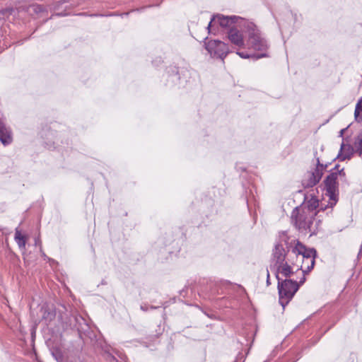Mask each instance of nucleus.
<instances>
[{
  "label": "nucleus",
  "instance_id": "nucleus-1",
  "mask_svg": "<svg viewBox=\"0 0 362 362\" xmlns=\"http://www.w3.org/2000/svg\"><path fill=\"white\" fill-rule=\"evenodd\" d=\"M317 212H310L309 209H300L296 207L291 213V221L298 230L302 233H308L312 236L316 235L321 223L315 216Z\"/></svg>",
  "mask_w": 362,
  "mask_h": 362
},
{
  "label": "nucleus",
  "instance_id": "nucleus-2",
  "mask_svg": "<svg viewBox=\"0 0 362 362\" xmlns=\"http://www.w3.org/2000/svg\"><path fill=\"white\" fill-rule=\"evenodd\" d=\"M296 243V239L290 238L286 231H281L276 238L274 248L272 250L271 257L270 269L279 267L281 264H284L286 261V257L288 259L292 254L293 245Z\"/></svg>",
  "mask_w": 362,
  "mask_h": 362
},
{
  "label": "nucleus",
  "instance_id": "nucleus-3",
  "mask_svg": "<svg viewBox=\"0 0 362 362\" xmlns=\"http://www.w3.org/2000/svg\"><path fill=\"white\" fill-rule=\"evenodd\" d=\"M245 22L247 21L237 16H226L222 14L213 15L206 28L209 34L216 35L218 32L219 27L229 30L230 28L238 25L240 28H244Z\"/></svg>",
  "mask_w": 362,
  "mask_h": 362
},
{
  "label": "nucleus",
  "instance_id": "nucleus-4",
  "mask_svg": "<svg viewBox=\"0 0 362 362\" xmlns=\"http://www.w3.org/2000/svg\"><path fill=\"white\" fill-rule=\"evenodd\" d=\"M339 177L347 183L344 168L337 170V171L335 172H330L323 181L325 189L326 191L325 195L329 197V205L330 207L335 206L338 202L339 183L337 182V179Z\"/></svg>",
  "mask_w": 362,
  "mask_h": 362
},
{
  "label": "nucleus",
  "instance_id": "nucleus-5",
  "mask_svg": "<svg viewBox=\"0 0 362 362\" xmlns=\"http://www.w3.org/2000/svg\"><path fill=\"white\" fill-rule=\"evenodd\" d=\"M293 245L292 254L302 257V265L298 270H302L303 273H309L314 267L317 251L315 248H308L300 241L296 240Z\"/></svg>",
  "mask_w": 362,
  "mask_h": 362
},
{
  "label": "nucleus",
  "instance_id": "nucleus-6",
  "mask_svg": "<svg viewBox=\"0 0 362 362\" xmlns=\"http://www.w3.org/2000/svg\"><path fill=\"white\" fill-rule=\"evenodd\" d=\"M277 281L279 302L284 310L286 305L288 304L298 291L299 284H297V281L291 279H277Z\"/></svg>",
  "mask_w": 362,
  "mask_h": 362
},
{
  "label": "nucleus",
  "instance_id": "nucleus-7",
  "mask_svg": "<svg viewBox=\"0 0 362 362\" xmlns=\"http://www.w3.org/2000/svg\"><path fill=\"white\" fill-rule=\"evenodd\" d=\"M244 29L248 34V43L254 49L263 52L267 50V40L253 23L248 21L245 22Z\"/></svg>",
  "mask_w": 362,
  "mask_h": 362
},
{
  "label": "nucleus",
  "instance_id": "nucleus-8",
  "mask_svg": "<svg viewBox=\"0 0 362 362\" xmlns=\"http://www.w3.org/2000/svg\"><path fill=\"white\" fill-rule=\"evenodd\" d=\"M207 37L204 38L206 40ZM204 46L211 57L223 60L227 54L232 51L228 44L218 40L204 41Z\"/></svg>",
  "mask_w": 362,
  "mask_h": 362
},
{
  "label": "nucleus",
  "instance_id": "nucleus-9",
  "mask_svg": "<svg viewBox=\"0 0 362 362\" xmlns=\"http://www.w3.org/2000/svg\"><path fill=\"white\" fill-rule=\"evenodd\" d=\"M229 284L228 281H210L201 289V295L210 300L216 299V296L223 293V289Z\"/></svg>",
  "mask_w": 362,
  "mask_h": 362
},
{
  "label": "nucleus",
  "instance_id": "nucleus-10",
  "mask_svg": "<svg viewBox=\"0 0 362 362\" xmlns=\"http://www.w3.org/2000/svg\"><path fill=\"white\" fill-rule=\"evenodd\" d=\"M78 322L76 327V332L78 335L79 338L83 341L88 339L93 340L95 337V334L93 330H91L90 326L86 322V320L81 315L78 316Z\"/></svg>",
  "mask_w": 362,
  "mask_h": 362
},
{
  "label": "nucleus",
  "instance_id": "nucleus-11",
  "mask_svg": "<svg viewBox=\"0 0 362 362\" xmlns=\"http://www.w3.org/2000/svg\"><path fill=\"white\" fill-rule=\"evenodd\" d=\"M323 175V173L320 172L318 170L313 169V170L308 171L302 180V185L304 188H312L315 186Z\"/></svg>",
  "mask_w": 362,
  "mask_h": 362
},
{
  "label": "nucleus",
  "instance_id": "nucleus-12",
  "mask_svg": "<svg viewBox=\"0 0 362 362\" xmlns=\"http://www.w3.org/2000/svg\"><path fill=\"white\" fill-rule=\"evenodd\" d=\"M78 315H69L68 314L60 316L62 327L64 331H76L78 320Z\"/></svg>",
  "mask_w": 362,
  "mask_h": 362
},
{
  "label": "nucleus",
  "instance_id": "nucleus-13",
  "mask_svg": "<svg viewBox=\"0 0 362 362\" xmlns=\"http://www.w3.org/2000/svg\"><path fill=\"white\" fill-rule=\"evenodd\" d=\"M289 262L290 259H288V261L284 262V264H281L279 267L278 265L276 266V268H273L271 269V271L275 273L276 279H281L279 274H281L286 279H289L294 274L291 266L289 264Z\"/></svg>",
  "mask_w": 362,
  "mask_h": 362
},
{
  "label": "nucleus",
  "instance_id": "nucleus-14",
  "mask_svg": "<svg viewBox=\"0 0 362 362\" xmlns=\"http://www.w3.org/2000/svg\"><path fill=\"white\" fill-rule=\"evenodd\" d=\"M238 25L230 28L227 31V37L230 42L235 46L243 47L244 45V40L242 34L240 33Z\"/></svg>",
  "mask_w": 362,
  "mask_h": 362
},
{
  "label": "nucleus",
  "instance_id": "nucleus-15",
  "mask_svg": "<svg viewBox=\"0 0 362 362\" xmlns=\"http://www.w3.org/2000/svg\"><path fill=\"white\" fill-rule=\"evenodd\" d=\"M354 148L351 145H345L344 143L342 142L339 152L334 160L338 159L340 161L350 160L354 154Z\"/></svg>",
  "mask_w": 362,
  "mask_h": 362
},
{
  "label": "nucleus",
  "instance_id": "nucleus-16",
  "mask_svg": "<svg viewBox=\"0 0 362 362\" xmlns=\"http://www.w3.org/2000/svg\"><path fill=\"white\" fill-rule=\"evenodd\" d=\"M11 130L6 124L0 121V141L4 145H8L12 142Z\"/></svg>",
  "mask_w": 362,
  "mask_h": 362
},
{
  "label": "nucleus",
  "instance_id": "nucleus-17",
  "mask_svg": "<svg viewBox=\"0 0 362 362\" xmlns=\"http://www.w3.org/2000/svg\"><path fill=\"white\" fill-rule=\"evenodd\" d=\"M42 313V320L48 325L56 317V311L54 308H49L48 305H42L40 309Z\"/></svg>",
  "mask_w": 362,
  "mask_h": 362
},
{
  "label": "nucleus",
  "instance_id": "nucleus-18",
  "mask_svg": "<svg viewBox=\"0 0 362 362\" xmlns=\"http://www.w3.org/2000/svg\"><path fill=\"white\" fill-rule=\"evenodd\" d=\"M310 199L307 202L304 206L299 207L300 209H309L310 212H317L316 209L319 206V200L316 198L314 194H310Z\"/></svg>",
  "mask_w": 362,
  "mask_h": 362
},
{
  "label": "nucleus",
  "instance_id": "nucleus-19",
  "mask_svg": "<svg viewBox=\"0 0 362 362\" xmlns=\"http://www.w3.org/2000/svg\"><path fill=\"white\" fill-rule=\"evenodd\" d=\"M236 54L239 55L243 59H252L254 61L257 60L263 57H267L269 55L266 52H262L260 54H249L244 52H237Z\"/></svg>",
  "mask_w": 362,
  "mask_h": 362
},
{
  "label": "nucleus",
  "instance_id": "nucleus-20",
  "mask_svg": "<svg viewBox=\"0 0 362 362\" xmlns=\"http://www.w3.org/2000/svg\"><path fill=\"white\" fill-rule=\"evenodd\" d=\"M354 119L357 123L362 122V97L358 100L354 110Z\"/></svg>",
  "mask_w": 362,
  "mask_h": 362
},
{
  "label": "nucleus",
  "instance_id": "nucleus-21",
  "mask_svg": "<svg viewBox=\"0 0 362 362\" xmlns=\"http://www.w3.org/2000/svg\"><path fill=\"white\" fill-rule=\"evenodd\" d=\"M14 238L20 248H25L26 243L25 237L21 234L18 228H16Z\"/></svg>",
  "mask_w": 362,
  "mask_h": 362
},
{
  "label": "nucleus",
  "instance_id": "nucleus-22",
  "mask_svg": "<svg viewBox=\"0 0 362 362\" xmlns=\"http://www.w3.org/2000/svg\"><path fill=\"white\" fill-rule=\"evenodd\" d=\"M45 8L42 5L40 4H32L27 7V11L29 12L30 14H38L45 11Z\"/></svg>",
  "mask_w": 362,
  "mask_h": 362
},
{
  "label": "nucleus",
  "instance_id": "nucleus-23",
  "mask_svg": "<svg viewBox=\"0 0 362 362\" xmlns=\"http://www.w3.org/2000/svg\"><path fill=\"white\" fill-rule=\"evenodd\" d=\"M129 13L130 12H124V13H116V12H111V13H105V14H103V13H93V14H91L90 16H94V17H110V16H120L121 17H124V16H128Z\"/></svg>",
  "mask_w": 362,
  "mask_h": 362
},
{
  "label": "nucleus",
  "instance_id": "nucleus-24",
  "mask_svg": "<svg viewBox=\"0 0 362 362\" xmlns=\"http://www.w3.org/2000/svg\"><path fill=\"white\" fill-rule=\"evenodd\" d=\"M171 71L172 72V74L170 76V77L171 78L172 81H175V80H180V76L178 74V69L177 67L176 66H171L170 67V70L168 71V72Z\"/></svg>",
  "mask_w": 362,
  "mask_h": 362
},
{
  "label": "nucleus",
  "instance_id": "nucleus-25",
  "mask_svg": "<svg viewBox=\"0 0 362 362\" xmlns=\"http://www.w3.org/2000/svg\"><path fill=\"white\" fill-rule=\"evenodd\" d=\"M328 164H322L320 161V158L318 157L316 158V166L314 168L315 170H318L320 172L323 173L327 168Z\"/></svg>",
  "mask_w": 362,
  "mask_h": 362
},
{
  "label": "nucleus",
  "instance_id": "nucleus-26",
  "mask_svg": "<svg viewBox=\"0 0 362 362\" xmlns=\"http://www.w3.org/2000/svg\"><path fill=\"white\" fill-rule=\"evenodd\" d=\"M15 12V9L12 7H7L5 8H3L0 11V13L4 16L8 17L11 15H13Z\"/></svg>",
  "mask_w": 362,
  "mask_h": 362
},
{
  "label": "nucleus",
  "instance_id": "nucleus-27",
  "mask_svg": "<svg viewBox=\"0 0 362 362\" xmlns=\"http://www.w3.org/2000/svg\"><path fill=\"white\" fill-rule=\"evenodd\" d=\"M66 1H59L56 3H54L52 6L50 8L51 10H53L54 11H57L59 10L61 6L64 4H66Z\"/></svg>",
  "mask_w": 362,
  "mask_h": 362
},
{
  "label": "nucleus",
  "instance_id": "nucleus-28",
  "mask_svg": "<svg viewBox=\"0 0 362 362\" xmlns=\"http://www.w3.org/2000/svg\"><path fill=\"white\" fill-rule=\"evenodd\" d=\"M358 143L356 145V151L359 153V156L362 154V138L358 136Z\"/></svg>",
  "mask_w": 362,
  "mask_h": 362
},
{
  "label": "nucleus",
  "instance_id": "nucleus-29",
  "mask_svg": "<svg viewBox=\"0 0 362 362\" xmlns=\"http://www.w3.org/2000/svg\"><path fill=\"white\" fill-rule=\"evenodd\" d=\"M302 273H303V276L300 279L299 281L298 282L297 281V284H299V287L300 286H302L305 282V275L307 274V273H303V272L302 271Z\"/></svg>",
  "mask_w": 362,
  "mask_h": 362
},
{
  "label": "nucleus",
  "instance_id": "nucleus-30",
  "mask_svg": "<svg viewBox=\"0 0 362 362\" xmlns=\"http://www.w3.org/2000/svg\"><path fill=\"white\" fill-rule=\"evenodd\" d=\"M35 245H39L40 246V250H42L41 240H40V238L39 236L35 238Z\"/></svg>",
  "mask_w": 362,
  "mask_h": 362
},
{
  "label": "nucleus",
  "instance_id": "nucleus-31",
  "mask_svg": "<svg viewBox=\"0 0 362 362\" xmlns=\"http://www.w3.org/2000/svg\"><path fill=\"white\" fill-rule=\"evenodd\" d=\"M318 207L320 208V210H321V211H325L328 207L331 208L329 205V203L327 205H324L322 203H320V204H319Z\"/></svg>",
  "mask_w": 362,
  "mask_h": 362
},
{
  "label": "nucleus",
  "instance_id": "nucleus-32",
  "mask_svg": "<svg viewBox=\"0 0 362 362\" xmlns=\"http://www.w3.org/2000/svg\"><path fill=\"white\" fill-rule=\"evenodd\" d=\"M41 253H42V256L44 257L45 259H47L49 262H54L55 261L52 259H50L49 257H48L45 254V252L42 250H40Z\"/></svg>",
  "mask_w": 362,
  "mask_h": 362
},
{
  "label": "nucleus",
  "instance_id": "nucleus-33",
  "mask_svg": "<svg viewBox=\"0 0 362 362\" xmlns=\"http://www.w3.org/2000/svg\"><path fill=\"white\" fill-rule=\"evenodd\" d=\"M141 310L146 312L149 310L148 305L146 304L141 305L140 307Z\"/></svg>",
  "mask_w": 362,
  "mask_h": 362
},
{
  "label": "nucleus",
  "instance_id": "nucleus-34",
  "mask_svg": "<svg viewBox=\"0 0 362 362\" xmlns=\"http://www.w3.org/2000/svg\"><path fill=\"white\" fill-rule=\"evenodd\" d=\"M339 165H336L331 170L330 172H335V171H337V170H340L339 168Z\"/></svg>",
  "mask_w": 362,
  "mask_h": 362
},
{
  "label": "nucleus",
  "instance_id": "nucleus-35",
  "mask_svg": "<svg viewBox=\"0 0 362 362\" xmlns=\"http://www.w3.org/2000/svg\"><path fill=\"white\" fill-rule=\"evenodd\" d=\"M348 127L342 129L339 132V136L342 137L343 134H344L345 131L347 129Z\"/></svg>",
  "mask_w": 362,
  "mask_h": 362
},
{
  "label": "nucleus",
  "instance_id": "nucleus-36",
  "mask_svg": "<svg viewBox=\"0 0 362 362\" xmlns=\"http://www.w3.org/2000/svg\"><path fill=\"white\" fill-rule=\"evenodd\" d=\"M267 286H269L270 284V281H269V271L267 270Z\"/></svg>",
  "mask_w": 362,
  "mask_h": 362
},
{
  "label": "nucleus",
  "instance_id": "nucleus-37",
  "mask_svg": "<svg viewBox=\"0 0 362 362\" xmlns=\"http://www.w3.org/2000/svg\"><path fill=\"white\" fill-rule=\"evenodd\" d=\"M55 16H65L66 13H63V12H56Z\"/></svg>",
  "mask_w": 362,
  "mask_h": 362
},
{
  "label": "nucleus",
  "instance_id": "nucleus-38",
  "mask_svg": "<svg viewBox=\"0 0 362 362\" xmlns=\"http://www.w3.org/2000/svg\"><path fill=\"white\" fill-rule=\"evenodd\" d=\"M160 306H154V305H151V306H148L149 309L151 310H156V309H158Z\"/></svg>",
  "mask_w": 362,
  "mask_h": 362
},
{
  "label": "nucleus",
  "instance_id": "nucleus-39",
  "mask_svg": "<svg viewBox=\"0 0 362 362\" xmlns=\"http://www.w3.org/2000/svg\"><path fill=\"white\" fill-rule=\"evenodd\" d=\"M68 362H81V361L78 359L75 358L74 360H70Z\"/></svg>",
  "mask_w": 362,
  "mask_h": 362
},
{
  "label": "nucleus",
  "instance_id": "nucleus-40",
  "mask_svg": "<svg viewBox=\"0 0 362 362\" xmlns=\"http://www.w3.org/2000/svg\"><path fill=\"white\" fill-rule=\"evenodd\" d=\"M53 355L55 356V358H56V359H57V362H61V361H60V357L57 356H56L55 354H53Z\"/></svg>",
  "mask_w": 362,
  "mask_h": 362
},
{
  "label": "nucleus",
  "instance_id": "nucleus-41",
  "mask_svg": "<svg viewBox=\"0 0 362 362\" xmlns=\"http://www.w3.org/2000/svg\"><path fill=\"white\" fill-rule=\"evenodd\" d=\"M24 40L18 41L16 43L18 45H23Z\"/></svg>",
  "mask_w": 362,
  "mask_h": 362
},
{
  "label": "nucleus",
  "instance_id": "nucleus-42",
  "mask_svg": "<svg viewBox=\"0 0 362 362\" xmlns=\"http://www.w3.org/2000/svg\"><path fill=\"white\" fill-rule=\"evenodd\" d=\"M359 137L362 138V131L359 133L358 136Z\"/></svg>",
  "mask_w": 362,
  "mask_h": 362
},
{
  "label": "nucleus",
  "instance_id": "nucleus-43",
  "mask_svg": "<svg viewBox=\"0 0 362 362\" xmlns=\"http://www.w3.org/2000/svg\"><path fill=\"white\" fill-rule=\"evenodd\" d=\"M101 284H103V285H105V284H106V282H105L104 280H103V281H102V282H101Z\"/></svg>",
  "mask_w": 362,
  "mask_h": 362
},
{
  "label": "nucleus",
  "instance_id": "nucleus-44",
  "mask_svg": "<svg viewBox=\"0 0 362 362\" xmlns=\"http://www.w3.org/2000/svg\"><path fill=\"white\" fill-rule=\"evenodd\" d=\"M308 264H310V262H306V263H305V267H306Z\"/></svg>",
  "mask_w": 362,
  "mask_h": 362
},
{
  "label": "nucleus",
  "instance_id": "nucleus-45",
  "mask_svg": "<svg viewBox=\"0 0 362 362\" xmlns=\"http://www.w3.org/2000/svg\"><path fill=\"white\" fill-rule=\"evenodd\" d=\"M362 253H360V251L358 252V257H359V256L361 255Z\"/></svg>",
  "mask_w": 362,
  "mask_h": 362
}]
</instances>
